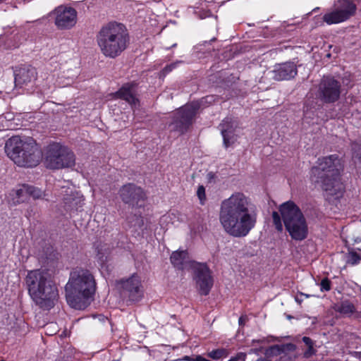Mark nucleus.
Returning <instances> with one entry per match:
<instances>
[{
	"label": "nucleus",
	"instance_id": "1",
	"mask_svg": "<svg viewBox=\"0 0 361 361\" xmlns=\"http://www.w3.org/2000/svg\"><path fill=\"white\" fill-rule=\"evenodd\" d=\"M257 212L250 198L240 192L221 201L219 224L224 231L234 238H243L255 227Z\"/></svg>",
	"mask_w": 361,
	"mask_h": 361
},
{
	"label": "nucleus",
	"instance_id": "2",
	"mask_svg": "<svg viewBox=\"0 0 361 361\" xmlns=\"http://www.w3.org/2000/svg\"><path fill=\"white\" fill-rule=\"evenodd\" d=\"M96 288V281L89 270H73L65 286L68 304L74 309L84 310L93 300Z\"/></svg>",
	"mask_w": 361,
	"mask_h": 361
},
{
	"label": "nucleus",
	"instance_id": "3",
	"mask_svg": "<svg viewBox=\"0 0 361 361\" xmlns=\"http://www.w3.org/2000/svg\"><path fill=\"white\" fill-rule=\"evenodd\" d=\"M341 169V165L337 155L319 158L317 165L311 169V179L319 185L327 197L338 199L344 192L340 178Z\"/></svg>",
	"mask_w": 361,
	"mask_h": 361
},
{
	"label": "nucleus",
	"instance_id": "4",
	"mask_svg": "<svg viewBox=\"0 0 361 361\" xmlns=\"http://www.w3.org/2000/svg\"><path fill=\"white\" fill-rule=\"evenodd\" d=\"M28 293L41 308L49 310L57 300V287L49 273L43 269L28 271L25 277Z\"/></svg>",
	"mask_w": 361,
	"mask_h": 361
},
{
	"label": "nucleus",
	"instance_id": "5",
	"mask_svg": "<svg viewBox=\"0 0 361 361\" xmlns=\"http://www.w3.org/2000/svg\"><path fill=\"white\" fill-rule=\"evenodd\" d=\"M279 211L272 212L276 229L281 232L284 226L292 239L299 241L305 239L308 234V227L300 208L293 202L287 201L279 206Z\"/></svg>",
	"mask_w": 361,
	"mask_h": 361
},
{
	"label": "nucleus",
	"instance_id": "6",
	"mask_svg": "<svg viewBox=\"0 0 361 361\" xmlns=\"http://www.w3.org/2000/svg\"><path fill=\"white\" fill-rule=\"evenodd\" d=\"M96 40L102 54L114 59L126 49L128 35L122 23L110 22L101 27Z\"/></svg>",
	"mask_w": 361,
	"mask_h": 361
},
{
	"label": "nucleus",
	"instance_id": "7",
	"mask_svg": "<svg viewBox=\"0 0 361 361\" xmlns=\"http://www.w3.org/2000/svg\"><path fill=\"white\" fill-rule=\"evenodd\" d=\"M8 157L18 166H36L41 159V153L35 141L31 137L13 136L5 145Z\"/></svg>",
	"mask_w": 361,
	"mask_h": 361
},
{
	"label": "nucleus",
	"instance_id": "8",
	"mask_svg": "<svg viewBox=\"0 0 361 361\" xmlns=\"http://www.w3.org/2000/svg\"><path fill=\"white\" fill-rule=\"evenodd\" d=\"M44 163L50 169L72 168L75 164V156L68 147L52 142L45 149Z\"/></svg>",
	"mask_w": 361,
	"mask_h": 361
},
{
	"label": "nucleus",
	"instance_id": "9",
	"mask_svg": "<svg viewBox=\"0 0 361 361\" xmlns=\"http://www.w3.org/2000/svg\"><path fill=\"white\" fill-rule=\"evenodd\" d=\"M357 6L350 0H338L322 17L327 25L339 24L347 21L355 14Z\"/></svg>",
	"mask_w": 361,
	"mask_h": 361
},
{
	"label": "nucleus",
	"instance_id": "10",
	"mask_svg": "<svg viewBox=\"0 0 361 361\" xmlns=\"http://www.w3.org/2000/svg\"><path fill=\"white\" fill-rule=\"evenodd\" d=\"M37 73L31 66L20 68L15 74V88L18 94H31L36 90Z\"/></svg>",
	"mask_w": 361,
	"mask_h": 361
},
{
	"label": "nucleus",
	"instance_id": "11",
	"mask_svg": "<svg viewBox=\"0 0 361 361\" xmlns=\"http://www.w3.org/2000/svg\"><path fill=\"white\" fill-rule=\"evenodd\" d=\"M193 279L199 293L207 295L213 286L214 280L212 273L206 264L195 263L192 264Z\"/></svg>",
	"mask_w": 361,
	"mask_h": 361
},
{
	"label": "nucleus",
	"instance_id": "12",
	"mask_svg": "<svg viewBox=\"0 0 361 361\" xmlns=\"http://www.w3.org/2000/svg\"><path fill=\"white\" fill-rule=\"evenodd\" d=\"M55 25L59 30H69L73 27L78 20V13L74 8L61 5L53 11Z\"/></svg>",
	"mask_w": 361,
	"mask_h": 361
},
{
	"label": "nucleus",
	"instance_id": "13",
	"mask_svg": "<svg viewBox=\"0 0 361 361\" xmlns=\"http://www.w3.org/2000/svg\"><path fill=\"white\" fill-rule=\"evenodd\" d=\"M118 285L123 294L126 295L131 301H138L143 296L141 278L137 274H133L128 278L121 279L118 281Z\"/></svg>",
	"mask_w": 361,
	"mask_h": 361
},
{
	"label": "nucleus",
	"instance_id": "14",
	"mask_svg": "<svg viewBox=\"0 0 361 361\" xmlns=\"http://www.w3.org/2000/svg\"><path fill=\"white\" fill-rule=\"evenodd\" d=\"M341 88V85L339 81L334 78L324 77L319 83L318 96L324 102H334L340 97Z\"/></svg>",
	"mask_w": 361,
	"mask_h": 361
},
{
	"label": "nucleus",
	"instance_id": "15",
	"mask_svg": "<svg viewBox=\"0 0 361 361\" xmlns=\"http://www.w3.org/2000/svg\"><path fill=\"white\" fill-rule=\"evenodd\" d=\"M119 195L125 204L133 207H141L145 198V194L140 187L133 183L122 186L119 190Z\"/></svg>",
	"mask_w": 361,
	"mask_h": 361
},
{
	"label": "nucleus",
	"instance_id": "16",
	"mask_svg": "<svg viewBox=\"0 0 361 361\" xmlns=\"http://www.w3.org/2000/svg\"><path fill=\"white\" fill-rule=\"evenodd\" d=\"M197 111V105L188 104L179 109L176 113L174 121L171 123L173 129L183 133Z\"/></svg>",
	"mask_w": 361,
	"mask_h": 361
},
{
	"label": "nucleus",
	"instance_id": "17",
	"mask_svg": "<svg viewBox=\"0 0 361 361\" xmlns=\"http://www.w3.org/2000/svg\"><path fill=\"white\" fill-rule=\"evenodd\" d=\"M236 127V121L229 117L224 118L219 125V129L223 137L224 145L226 148L228 147L236 140V136L235 135Z\"/></svg>",
	"mask_w": 361,
	"mask_h": 361
},
{
	"label": "nucleus",
	"instance_id": "18",
	"mask_svg": "<svg viewBox=\"0 0 361 361\" xmlns=\"http://www.w3.org/2000/svg\"><path fill=\"white\" fill-rule=\"evenodd\" d=\"M297 68L293 62H286L274 66L272 78L276 80H289L297 75Z\"/></svg>",
	"mask_w": 361,
	"mask_h": 361
},
{
	"label": "nucleus",
	"instance_id": "19",
	"mask_svg": "<svg viewBox=\"0 0 361 361\" xmlns=\"http://www.w3.org/2000/svg\"><path fill=\"white\" fill-rule=\"evenodd\" d=\"M118 98L126 101L132 108H136L139 104V100L136 96V85L134 83H127L116 92Z\"/></svg>",
	"mask_w": 361,
	"mask_h": 361
},
{
	"label": "nucleus",
	"instance_id": "20",
	"mask_svg": "<svg viewBox=\"0 0 361 361\" xmlns=\"http://www.w3.org/2000/svg\"><path fill=\"white\" fill-rule=\"evenodd\" d=\"M171 262L178 269H192V264L197 263L191 261L186 250L174 251L170 257Z\"/></svg>",
	"mask_w": 361,
	"mask_h": 361
},
{
	"label": "nucleus",
	"instance_id": "21",
	"mask_svg": "<svg viewBox=\"0 0 361 361\" xmlns=\"http://www.w3.org/2000/svg\"><path fill=\"white\" fill-rule=\"evenodd\" d=\"M66 192L67 193V197H64L63 200L64 202L65 205L68 209H74L80 207L83 204L84 202V197L82 195H80L79 193H68V190H66Z\"/></svg>",
	"mask_w": 361,
	"mask_h": 361
},
{
	"label": "nucleus",
	"instance_id": "22",
	"mask_svg": "<svg viewBox=\"0 0 361 361\" xmlns=\"http://www.w3.org/2000/svg\"><path fill=\"white\" fill-rule=\"evenodd\" d=\"M16 194L19 197H23L24 195H27L32 197L34 199L42 198L44 193L40 189L31 185H24L16 191Z\"/></svg>",
	"mask_w": 361,
	"mask_h": 361
},
{
	"label": "nucleus",
	"instance_id": "23",
	"mask_svg": "<svg viewBox=\"0 0 361 361\" xmlns=\"http://www.w3.org/2000/svg\"><path fill=\"white\" fill-rule=\"evenodd\" d=\"M336 310L343 314H350L353 313L355 310L354 305L351 302L344 301L336 306Z\"/></svg>",
	"mask_w": 361,
	"mask_h": 361
},
{
	"label": "nucleus",
	"instance_id": "24",
	"mask_svg": "<svg viewBox=\"0 0 361 361\" xmlns=\"http://www.w3.org/2000/svg\"><path fill=\"white\" fill-rule=\"evenodd\" d=\"M225 355H226L225 349H216L208 353V356L214 360H219Z\"/></svg>",
	"mask_w": 361,
	"mask_h": 361
},
{
	"label": "nucleus",
	"instance_id": "25",
	"mask_svg": "<svg viewBox=\"0 0 361 361\" xmlns=\"http://www.w3.org/2000/svg\"><path fill=\"white\" fill-rule=\"evenodd\" d=\"M360 256L355 252H350L348 254L347 263L351 265H355L360 262Z\"/></svg>",
	"mask_w": 361,
	"mask_h": 361
},
{
	"label": "nucleus",
	"instance_id": "26",
	"mask_svg": "<svg viewBox=\"0 0 361 361\" xmlns=\"http://www.w3.org/2000/svg\"><path fill=\"white\" fill-rule=\"evenodd\" d=\"M331 289V281L327 279L324 278L320 283L321 291H329Z\"/></svg>",
	"mask_w": 361,
	"mask_h": 361
},
{
	"label": "nucleus",
	"instance_id": "27",
	"mask_svg": "<svg viewBox=\"0 0 361 361\" xmlns=\"http://www.w3.org/2000/svg\"><path fill=\"white\" fill-rule=\"evenodd\" d=\"M197 195L198 198L200 199L202 204L204 203V201L206 199L205 195V188L203 185H200L197 190Z\"/></svg>",
	"mask_w": 361,
	"mask_h": 361
},
{
	"label": "nucleus",
	"instance_id": "28",
	"mask_svg": "<svg viewBox=\"0 0 361 361\" xmlns=\"http://www.w3.org/2000/svg\"><path fill=\"white\" fill-rule=\"evenodd\" d=\"M246 358V354L244 353H238L235 357H231L228 361H245Z\"/></svg>",
	"mask_w": 361,
	"mask_h": 361
},
{
	"label": "nucleus",
	"instance_id": "29",
	"mask_svg": "<svg viewBox=\"0 0 361 361\" xmlns=\"http://www.w3.org/2000/svg\"><path fill=\"white\" fill-rule=\"evenodd\" d=\"M316 350L314 349L313 345L307 347V349L304 352L303 356L305 358H309L313 355H314Z\"/></svg>",
	"mask_w": 361,
	"mask_h": 361
},
{
	"label": "nucleus",
	"instance_id": "30",
	"mask_svg": "<svg viewBox=\"0 0 361 361\" xmlns=\"http://www.w3.org/2000/svg\"><path fill=\"white\" fill-rule=\"evenodd\" d=\"M302 341L304 342V343L307 346V347H310V346H312V345H314V342L313 341L309 338V337H307V336H304L302 338Z\"/></svg>",
	"mask_w": 361,
	"mask_h": 361
},
{
	"label": "nucleus",
	"instance_id": "31",
	"mask_svg": "<svg viewBox=\"0 0 361 361\" xmlns=\"http://www.w3.org/2000/svg\"><path fill=\"white\" fill-rule=\"evenodd\" d=\"M176 63H171L170 65L166 66L164 69V72L166 73L171 72L176 67Z\"/></svg>",
	"mask_w": 361,
	"mask_h": 361
},
{
	"label": "nucleus",
	"instance_id": "32",
	"mask_svg": "<svg viewBox=\"0 0 361 361\" xmlns=\"http://www.w3.org/2000/svg\"><path fill=\"white\" fill-rule=\"evenodd\" d=\"M295 300L297 303L301 304L303 301V297L300 295V293H298L295 297Z\"/></svg>",
	"mask_w": 361,
	"mask_h": 361
},
{
	"label": "nucleus",
	"instance_id": "33",
	"mask_svg": "<svg viewBox=\"0 0 361 361\" xmlns=\"http://www.w3.org/2000/svg\"><path fill=\"white\" fill-rule=\"evenodd\" d=\"M356 147H357V144H353L352 145V149H353V150L355 151V153H356L357 156L361 157V154L356 151Z\"/></svg>",
	"mask_w": 361,
	"mask_h": 361
},
{
	"label": "nucleus",
	"instance_id": "34",
	"mask_svg": "<svg viewBox=\"0 0 361 361\" xmlns=\"http://www.w3.org/2000/svg\"><path fill=\"white\" fill-rule=\"evenodd\" d=\"M169 219V215H164L161 217V221H166Z\"/></svg>",
	"mask_w": 361,
	"mask_h": 361
},
{
	"label": "nucleus",
	"instance_id": "35",
	"mask_svg": "<svg viewBox=\"0 0 361 361\" xmlns=\"http://www.w3.org/2000/svg\"><path fill=\"white\" fill-rule=\"evenodd\" d=\"M300 293V295L303 297V298H310V295L308 294H305V293Z\"/></svg>",
	"mask_w": 361,
	"mask_h": 361
},
{
	"label": "nucleus",
	"instance_id": "36",
	"mask_svg": "<svg viewBox=\"0 0 361 361\" xmlns=\"http://www.w3.org/2000/svg\"><path fill=\"white\" fill-rule=\"evenodd\" d=\"M244 322H245V318H244L243 317H240L239 318V324H243Z\"/></svg>",
	"mask_w": 361,
	"mask_h": 361
},
{
	"label": "nucleus",
	"instance_id": "37",
	"mask_svg": "<svg viewBox=\"0 0 361 361\" xmlns=\"http://www.w3.org/2000/svg\"><path fill=\"white\" fill-rule=\"evenodd\" d=\"M317 319L316 317H313L312 319V324H315L317 322Z\"/></svg>",
	"mask_w": 361,
	"mask_h": 361
},
{
	"label": "nucleus",
	"instance_id": "38",
	"mask_svg": "<svg viewBox=\"0 0 361 361\" xmlns=\"http://www.w3.org/2000/svg\"><path fill=\"white\" fill-rule=\"evenodd\" d=\"M257 361H268L266 358H259Z\"/></svg>",
	"mask_w": 361,
	"mask_h": 361
},
{
	"label": "nucleus",
	"instance_id": "39",
	"mask_svg": "<svg viewBox=\"0 0 361 361\" xmlns=\"http://www.w3.org/2000/svg\"><path fill=\"white\" fill-rule=\"evenodd\" d=\"M137 220L139 221V224L142 222V220L140 218H139Z\"/></svg>",
	"mask_w": 361,
	"mask_h": 361
},
{
	"label": "nucleus",
	"instance_id": "40",
	"mask_svg": "<svg viewBox=\"0 0 361 361\" xmlns=\"http://www.w3.org/2000/svg\"><path fill=\"white\" fill-rule=\"evenodd\" d=\"M3 121V118L0 117V121Z\"/></svg>",
	"mask_w": 361,
	"mask_h": 361
},
{
	"label": "nucleus",
	"instance_id": "41",
	"mask_svg": "<svg viewBox=\"0 0 361 361\" xmlns=\"http://www.w3.org/2000/svg\"><path fill=\"white\" fill-rule=\"evenodd\" d=\"M1 361H4V360H1Z\"/></svg>",
	"mask_w": 361,
	"mask_h": 361
}]
</instances>
